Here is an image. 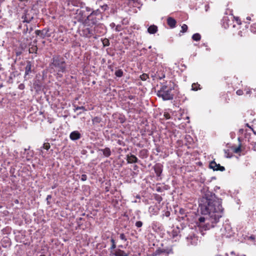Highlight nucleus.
<instances>
[{"label":"nucleus","mask_w":256,"mask_h":256,"mask_svg":"<svg viewBox=\"0 0 256 256\" xmlns=\"http://www.w3.org/2000/svg\"><path fill=\"white\" fill-rule=\"evenodd\" d=\"M222 204V200L210 191H206L200 199L199 206L204 216L198 218L196 224L201 231L216 226L224 214Z\"/></svg>","instance_id":"1"},{"label":"nucleus","mask_w":256,"mask_h":256,"mask_svg":"<svg viewBox=\"0 0 256 256\" xmlns=\"http://www.w3.org/2000/svg\"><path fill=\"white\" fill-rule=\"evenodd\" d=\"M176 84L171 80L161 83L160 88L157 92V96L164 100H172L174 98V92Z\"/></svg>","instance_id":"2"},{"label":"nucleus","mask_w":256,"mask_h":256,"mask_svg":"<svg viewBox=\"0 0 256 256\" xmlns=\"http://www.w3.org/2000/svg\"><path fill=\"white\" fill-rule=\"evenodd\" d=\"M49 68L51 72H56L58 76L62 77V74L66 72V68L64 58L60 55L54 56L49 64Z\"/></svg>","instance_id":"3"},{"label":"nucleus","mask_w":256,"mask_h":256,"mask_svg":"<svg viewBox=\"0 0 256 256\" xmlns=\"http://www.w3.org/2000/svg\"><path fill=\"white\" fill-rule=\"evenodd\" d=\"M222 234L226 238H230L234 234L231 226L228 224L224 226L223 228L222 229Z\"/></svg>","instance_id":"4"},{"label":"nucleus","mask_w":256,"mask_h":256,"mask_svg":"<svg viewBox=\"0 0 256 256\" xmlns=\"http://www.w3.org/2000/svg\"><path fill=\"white\" fill-rule=\"evenodd\" d=\"M164 68L162 67L160 68L154 75H152L154 80L155 78L162 80L165 78V73Z\"/></svg>","instance_id":"5"},{"label":"nucleus","mask_w":256,"mask_h":256,"mask_svg":"<svg viewBox=\"0 0 256 256\" xmlns=\"http://www.w3.org/2000/svg\"><path fill=\"white\" fill-rule=\"evenodd\" d=\"M98 12V10H97L96 11H93L90 14L88 15V16H86V15H84V17L82 18L81 20L82 21H84V20H88V21H90V20H92V24H96V20L94 18V16L96 14V12Z\"/></svg>","instance_id":"6"},{"label":"nucleus","mask_w":256,"mask_h":256,"mask_svg":"<svg viewBox=\"0 0 256 256\" xmlns=\"http://www.w3.org/2000/svg\"><path fill=\"white\" fill-rule=\"evenodd\" d=\"M210 168L214 170H220L223 172L225 170V168L223 166H221L220 164H217L214 160L211 162L210 164Z\"/></svg>","instance_id":"7"},{"label":"nucleus","mask_w":256,"mask_h":256,"mask_svg":"<svg viewBox=\"0 0 256 256\" xmlns=\"http://www.w3.org/2000/svg\"><path fill=\"white\" fill-rule=\"evenodd\" d=\"M48 29H43L42 30H36L35 32L37 36H40L41 38H44L46 37L50 36V34H48Z\"/></svg>","instance_id":"8"},{"label":"nucleus","mask_w":256,"mask_h":256,"mask_svg":"<svg viewBox=\"0 0 256 256\" xmlns=\"http://www.w3.org/2000/svg\"><path fill=\"white\" fill-rule=\"evenodd\" d=\"M81 136V134L78 130L73 131L70 134V139L73 141L79 140Z\"/></svg>","instance_id":"9"},{"label":"nucleus","mask_w":256,"mask_h":256,"mask_svg":"<svg viewBox=\"0 0 256 256\" xmlns=\"http://www.w3.org/2000/svg\"><path fill=\"white\" fill-rule=\"evenodd\" d=\"M23 22L30 23L33 19V16H30V14L24 13L22 16Z\"/></svg>","instance_id":"10"},{"label":"nucleus","mask_w":256,"mask_h":256,"mask_svg":"<svg viewBox=\"0 0 256 256\" xmlns=\"http://www.w3.org/2000/svg\"><path fill=\"white\" fill-rule=\"evenodd\" d=\"M32 64L30 61H27L26 66L25 68V74L24 78H26V76L32 72Z\"/></svg>","instance_id":"11"},{"label":"nucleus","mask_w":256,"mask_h":256,"mask_svg":"<svg viewBox=\"0 0 256 256\" xmlns=\"http://www.w3.org/2000/svg\"><path fill=\"white\" fill-rule=\"evenodd\" d=\"M126 157H127L126 160H127L128 163L132 164V163H136V162H138V158L134 155L128 154L126 156Z\"/></svg>","instance_id":"12"},{"label":"nucleus","mask_w":256,"mask_h":256,"mask_svg":"<svg viewBox=\"0 0 256 256\" xmlns=\"http://www.w3.org/2000/svg\"><path fill=\"white\" fill-rule=\"evenodd\" d=\"M168 24L172 28L175 27L176 20L172 17H168L167 19Z\"/></svg>","instance_id":"13"},{"label":"nucleus","mask_w":256,"mask_h":256,"mask_svg":"<svg viewBox=\"0 0 256 256\" xmlns=\"http://www.w3.org/2000/svg\"><path fill=\"white\" fill-rule=\"evenodd\" d=\"M157 26L153 24L149 26L148 28V32L150 34H154L158 32Z\"/></svg>","instance_id":"14"},{"label":"nucleus","mask_w":256,"mask_h":256,"mask_svg":"<svg viewBox=\"0 0 256 256\" xmlns=\"http://www.w3.org/2000/svg\"><path fill=\"white\" fill-rule=\"evenodd\" d=\"M98 150L102 152L104 156L106 157H109L111 155V150L109 148H106L104 149H100Z\"/></svg>","instance_id":"15"},{"label":"nucleus","mask_w":256,"mask_h":256,"mask_svg":"<svg viewBox=\"0 0 256 256\" xmlns=\"http://www.w3.org/2000/svg\"><path fill=\"white\" fill-rule=\"evenodd\" d=\"M112 254L115 256H128V254L127 253L120 249L116 250Z\"/></svg>","instance_id":"16"},{"label":"nucleus","mask_w":256,"mask_h":256,"mask_svg":"<svg viewBox=\"0 0 256 256\" xmlns=\"http://www.w3.org/2000/svg\"><path fill=\"white\" fill-rule=\"evenodd\" d=\"M222 25L224 28H227L230 26V24L229 22H230V20L228 16H224L222 19Z\"/></svg>","instance_id":"17"},{"label":"nucleus","mask_w":256,"mask_h":256,"mask_svg":"<svg viewBox=\"0 0 256 256\" xmlns=\"http://www.w3.org/2000/svg\"><path fill=\"white\" fill-rule=\"evenodd\" d=\"M158 209H156L153 206H150L149 208V212L150 214L153 215H156L158 214Z\"/></svg>","instance_id":"18"},{"label":"nucleus","mask_w":256,"mask_h":256,"mask_svg":"<svg viewBox=\"0 0 256 256\" xmlns=\"http://www.w3.org/2000/svg\"><path fill=\"white\" fill-rule=\"evenodd\" d=\"M50 144L49 143H48V142L44 143L43 144V146L42 147H41L40 149L42 154H44V152H42V148L48 150L50 149Z\"/></svg>","instance_id":"19"},{"label":"nucleus","mask_w":256,"mask_h":256,"mask_svg":"<svg viewBox=\"0 0 256 256\" xmlns=\"http://www.w3.org/2000/svg\"><path fill=\"white\" fill-rule=\"evenodd\" d=\"M186 239L192 244H194V242H193L192 240L194 241L196 240V238L194 236H189L186 237Z\"/></svg>","instance_id":"20"},{"label":"nucleus","mask_w":256,"mask_h":256,"mask_svg":"<svg viewBox=\"0 0 256 256\" xmlns=\"http://www.w3.org/2000/svg\"><path fill=\"white\" fill-rule=\"evenodd\" d=\"M192 38L194 40L199 41L201 38V36L198 33H196L192 35Z\"/></svg>","instance_id":"21"},{"label":"nucleus","mask_w":256,"mask_h":256,"mask_svg":"<svg viewBox=\"0 0 256 256\" xmlns=\"http://www.w3.org/2000/svg\"><path fill=\"white\" fill-rule=\"evenodd\" d=\"M102 121V118L100 117L96 116L92 120V122L94 124H99Z\"/></svg>","instance_id":"22"},{"label":"nucleus","mask_w":256,"mask_h":256,"mask_svg":"<svg viewBox=\"0 0 256 256\" xmlns=\"http://www.w3.org/2000/svg\"><path fill=\"white\" fill-rule=\"evenodd\" d=\"M115 75L118 78L123 76V71L121 69H118L115 72Z\"/></svg>","instance_id":"23"},{"label":"nucleus","mask_w":256,"mask_h":256,"mask_svg":"<svg viewBox=\"0 0 256 256\" xmlns=\"http://www.w3.org/2000/svg\"><path fill=\"white\" fill-rule=\"evenodd\" d=\"M110 242L112 243V246H111L110 248V249L111 250H114L116 248V244L115 240H114L112 238H111L110 239Z\"/></svg>","instance_id":"24"},{"label":"nucleus","mask_w":256,"mask_h":256,"mask_svg":"<svg viewBox=\"0 0 256 256\" xmlns=\"http://www.w3.org/2000/svg\"><path fill=\"white\" fill-rule=\"evenodd\" d=\"M154 170H155V172L156 173V176H160V175L162 172V168L160 166L156 167L154 168Z\"/></svg>","instance_id":"25"},{"label":"nucleus","mask_w":256,"mask_h":256,"mask_svg":"<svg viewBox=\"0 0 256 256\" xmlns=\"http://www.w3.org/2000/svg\"><path fill=\"white\" fill-rule=\"evenodd\" d=\"M181 28H182V30L180 32L184 33V32H186V30H188V26L186 24H183Z\"/></svg>","instance_id":"26"},{"label":"nucleus","mask_w":256,"mask_h":256,"mask_svg":"<svg viewBox=\"0 0 256 256\" xmlns=\"http://www.w3.org/2000/svg\"><path fill=\"white\" fill-rule=\"evenodd\" d=\"M154 199L158 202V203H160L162 200V197L158 195V194H156L155 196H154Z\"/></svg>","instance_id":"27"},{"label":"nucleus","mask_w":256,"mask_h":256,"mask_svg":"<svg viewBox=\"0 0 256 256\" xmlns=\"http://www.w3.org/2000/svg\"><path fill=\"white\" fill-rule=\"evenodd\" d=\"M84 32H86V36H88V34H92V30L89 28H86L84 30Z\"/></svg>","instance_id":"28"},{"label":"nucleus","mask_w":256,"mask_h":256,"mask_svg":"<svg viewBox=\"0 0 256 256\" xmlns=\"http://www.w3.org/2000/svg\"><path fill=\"white\" fill-rule=\"evenodd\" d=\"M142 80H146L148 78V76L146 74H144L140 76Z\"/></svg>","instance_id":"29"},{"label":"nucleus","mask_w":256,"mask_h":256,"mask_svg":"<svg viewBox=\"0 0 256 256\" xmlns=\"http://www.w3.org/2000/svg\"><path fill=\"white\" fill-rule=\"evenodd\" d=\"M102 44L104 46H108L110 44L109 40L107 38H105L102 40Z\"/></svg>","instance_id":"30"},{"label":"nucleus","mask_w":256,"mask_h":256,"mask_svg":"<svg viewBox=\"0 0 256 256\" xmlns=\"http://www.w3.org/2000/svg\"><path fill=\"white\" fill-rule=\"evenodd\" d=\"M250 30L253 33H256V24H254L251 26Z\"/></svg>","instance_id":"31"},{"label":"nucleus","mask_w":256,"mask_h":256,"mask_svg":"<svg viewBox=\"0 0 256 256\" xmlns=\"http://www.w3.org/2000/svg\"><path fill=\"white\" fill-rule=\"evenodd\" d=\"M120 240L125 242L127 240V238H126L125 234L123 233L120 234Z\"/></svg>","instance_id":"32"},{"label":"nucleus","mask_w":256,"mask_h":256,"mask_svg":"<svg viewBox=\"0 0 256 256\" xmlns=\"http://www.w3.org/2000/svg\"><path fill=\"white\" fill-rule=\"evenodd\" d=\"M143 224H142V222H141V221H138L136 222V226L137 227V228H140L142 226Z\"/></svg>","instance_id":"33"},{"label":"nucleus","mask_w":256,"mask_h":256,"mask_svg":"<svg viewBox=\"0 0 256 256\" xmlns=\"http://www.w3.org/2000/svg\"><path fill=\"white\" fill-rule=\"evenodd\" d=\"M241 151V146L240 144L238 147L234 150V152L236 154L238 153Z\"/></svg>","instance_id":"34"},{"label":"nucleus","mask_w":256,"mask_h":256,"mask_svg":"<svg viewBox=\"0 0 256 256\" xmlns=\"http://www.w3.org/2000/svg\"><path fill=\"white\" fill-rule=\"evenodd\" d=\"M100 8L103 11H105L108 9V7L107 4H104L102 6H101Z\"/></svg>","instance_id":"35"},{"label":"nucleus","mask_w":256,"mask_h":256,"mask_svg":"<svg viewBox=\"0 0 256 256\" xmlns=\"http://www.w3.org/2000/svg\"><path fill=\"white\" fill-rule=\"evenodd\" d=\"M170 212L168 210L164 212L162 214L163 216H166V217H168L170 216Z\"/></svg>","instance_id":"36"},{"label":"nucleus","mask_w":256,"mask_h":256,"mask_svg":"<svg viewBox=\"0 0 256 256\" xmlns=\"http://www.w3.org/2000/svg\"><path fill=\"white\" fill-rule=\"evenodd\" d=\"M232 18H234L235 19V20L236 21V23L238 24H241V22H240V20L238 18H235V17H231Z\"/></svg>","instance_id":"37"},{"label":"nucleus","mask_w":256,"mask_h":256,"mask_svg":"<svg viewBox=\"0 0 256 256\" xmlns=\"http://www.w3.org/2000/svg\"><path fill=\"white\" fill-rule=\"evenodd\" d=\"M52 198V196L50 194L47 196L46 200L48 204H50V202H49V200L50 199H51Z\"/></svg>","instance_id":"38"},{"label":"nucleus","mask_w":256,"mask_h":256,"mask_svg":"<svg viewBox=\"0 0 256 256\" xmlns=\"http://www.w3.org/2000/svg\"><path fill=\"white\" fill-rule=\"evenodd\" d=\"M87 179V176L85 174H82L81 176V180L82 181H85Z\"/></svg>","instance_id":"39"},{"label":"nucleus","mask_w":256,"mask_h":256,"mask_svg":"<svg viewBox=\"0 0 256 256\" xmlns=\"http://www.w3.org/2000/svg\"><path fill=\"white\" fill-rule=\"evenodd\" d=\"M122 30L121 26L120 25H117L115 28V30L116 32H120Z\"/></svg>","instance_id":"40"},{"label":"nucleus","mask_w":256,"mask_h":256,"mask_svg":"<svg viewBox=\"0 0 256 256\" xmlns=\"http://www.w3.org/2000/svg\"><path fill=\"white\" fill-rule=\"evenodd\" d=\"M18 88L20 90H22L24 88L25 86L24 84H20L18 85Z\"/></svg>","instance_id":"41"},{"label":"nucleus","mask_w":256,"mask_h":256,"mask_svg":"<svg viewBox=\"0 0 256 256\" xmlns=\"http://www.w3.org/2000/svg\"><path fill=\"white\" fill-rule=\"evenodd\" d=\"M236 94L238 96H242L243 94V91L241 90H238L236 92Z\"/></svg>","instance_id":"42"},{"label":"nucleus","mask_w":256,"mask_h":256,"mask_svg":"<svg viewBox=\"0 0 256 256\" xmlns=\"http://www.w3.org/2000/svg\"><path fill=\"white\" fill-rule=\"evenodd\" d=\"M196 86H197V84H192V90H198V88H196Z\"/></svg>","instance_id":"43"},{"label":"nucleus","mask_w":256,"mask_h":256,"mask_svg":"<svg viewBox=\"0 0 256 256\" xmlns=\"http://www.w3.org/2000/svg\"><path fill=\"white\" fill-rule=\"evenodd\" d=\"M85 110V108H84V107L82 106H77L76 108L74 110L76 111L77 110Z\"/></svg>","instance_id":"44"},{"label":"nucleus","mask_w":256,"mask_h":256,"mask_svg":"<svg viewBox=\"0 0 256 256\" xmlns=\"http://www.w3.org/2000/svg\"><path fill=\"white\" fill-rule=\"evenodd\" d=\"M164 116H165V118H166V119H169L170 118V114H164Z\"/></svg>","instance_id":"45"},{"label":"nucleus","mask_w":256,"mask_h":256,"mask_svg":"<svg viewBox=\"0 0 256 256\" xmlns=\"http://www.w3.org/2000/svg\"><path fill=\"white\" fill-rule=\"evenodd\" d=\"M248 239L250 240H254L255 239V236H251L248 237Z\"/></svg>","instance_id":"46"},{"label":"nucleus","mask_w":256,"mask_h":256,"mask_svg":"<svg viewBox=\"0 0 256 256\" xmlns=\"http://www.w3.org/2000/svg\"><path fill=\"white\" fill-rule=\"evenodd\" d=\"M84 13H85V12H84V10H80V11L79 12L78 14H79L82 15V16H83L84 15Z\"/></svg>","instance_id":"47"},{"label":"nucleus","mask_w":256,"mask_h":256,"mask_svg":"<svg viewBox=\"0 0 256 256\" xmlns=\"http://www.w3.org/2000/svg\"><path fill=\"white\" fill-rule=\"evenodd\" d=\"M28 27H26V29H24V34L28 32Z\"/></svg>","instance_id":"48"},{"label":"nucleus","mask_w":256,"mask_h":256,"mask_svg":"<svg viewBox=\"0 0 256 256\" xmlns=\"http://www.w3.org/2000/svg\"><path fill=\"white\" fill-rule=\"evenodd\" d=\"M110 26L112 28H113V27H114V26H115V24H114V22H112V23L110 24Z\"/></svg>","instance_id":"49"},{"label":"nucleus","mask_w":256,"mask_h":256,"mask_svg":"<svg viewBox=\"0 0 256 256\" xmlns=\"http://www.w3.org/2000/svg\"><path fill=\"white\" fill-rule=\"evenodd\" d=\"M250 92H250V90H246V94H250Z\"/></svg>","instance_id":"50"},{"label":"nucleus","mask_w":256,"mask_h":256,"mask_svg":"<svg viewBox=\"0 0 256 256\" xmlns=\"http://www.w3.org/2000/svg\"><path fill=\"white\" fill-rule=\"evenodd\" d=\"M28 32L30 33L31 32H32L33 30V28L32 27H30V30H28Z\"/></svg>","instance_id":"51"},{"label":"nucleus","mask_w":256,"mask_h":256,"mask_svg":"<svg viewBox=\"0 0 256 256\" xmlns=\"http://www.w3.org/2000/svg\"><path fill=\"white\" fill-rule=\"evenodd\" d=\"M246 20H251V18L250 16H248L246 18Z\"/></svg>","instance_id":"52"},{"label":"nucleus","mask_w":256,"mask_h":256,"mask_svg":"<svg viewBox=\"0 0 256 256\" xmlns=\"http://www.w3.org/2000/svg\"><path fill=\"white\" fill-rule=\"evenodd\" d=\"M156 191L158 192H160V188L159 187V188H156Z\"/></svg>","instance_id":"53"},{"label":"nucleus","mask_w":256,"mask_h":256,"mask_svg":"<svg viewBox=\"0 0 256 256\" xmlns=\"http://www.w3.org/2000/svg\"><path fill=\"white\" fill-rule=\"evenodd\" d=\"M128 98H130V100H132V99L133 98V96H129V97H128Z\"/></svg>","instance_id":"54"},{"label":"nucleus","mask_w":256,"mask_h":256,"mask_svg":"<svg viewBox=\"0 0 256 256\" xmlns=\"http://www.w3.org/2000/svg\"><path fill=\"white\" fill-rule=\"evenodd\" d=\"M230 255L232 256H234V253L233 252H231Z\"/></svg>","instance_id":"55"},{"label":"nucleus","mask_w":256,"mask_h":256,"mask_svg":"<svg viewBox=\"0 0 256 256\" xmlns=\"http://www.w3.org/2000/svg\"><path fill=\"white\" fill-rule=\"evenodd\" d=\"M138 168L137 166L136 165V166H134V169L136 170V168Z\"/></svg>","instance_id":"56"},{"label":"nucleus","mask_w":256,"mask_h":256,"mask_svg":"<svg viewBox=\"0 0 256 256\" xmlns=\"http://www.w3.org/2000/svg\"><path fill=\"white\" fill-rule=\"evenodd\" d=\"M55 188H56V186H52V189H54Z\"/></svg>","instance_id":"57"},{"label":"nucleus","mask_w":256,"mask_h":256,"mask_svg":"<svg viewBox=\"0 0 256 256\" xmlns=\"http://www.w3.org/2000/svg\"><path fill=\"white\" fill-rule=\"evenodd\" d=\"M152 48V46H150L148 47V48Z\"/></svg>","instance_id":"58"},{"label":"nucleus","mask_w":256,"mask_h":256,"mask_svg":"<svg viewBox=\"0 0 256 256\" xmlns=\"http://www.w3.org/2000/svg\"><path fill=\"white\" fill-rule=\"evenodd\" d=\"M174 232H173V236H174Z\"/></svg>","instance_id":"59"},{"label":"nucleus","mask_w":256,"mask_h":256,"mask_svg":"<svg viewBox=\"0 0 256 256\" xmlns=\"http://www.w3.org/2000/svg\"><path fill=\"white\" fill-rule=\"evenodd\" d=\"M186 119H189V118L188 116H187Z\"/></svg>","instance_id":"60"},{"label":"nucleus","mask_w":256,"mask_h":256,"mask_svg":"<svg viewBox=\"0 0 256 256\" xmlns=\"http://www.w3.org/2000/svg\"><path fill=\"white\" fill-rule=\"evenodd\" d=\"M119 247L122 248V246H120Z\"/></svg>","instance_id":"61"},{"label":"nucleus","mask_w":256,"mask_h":256,"mask_svg":"<svg viewBox=\"0 0 256 256\" xmlns=\"http://www.w3.org/2000/svg\"><path fill=\"white\" fill-rule=\"evenodd\" d=\"M40 256H44V255H41Z\"/></svg>","instance_id":"62"}]
</instances>
